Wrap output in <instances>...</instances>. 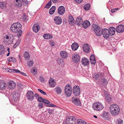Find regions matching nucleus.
<instances>
[{
    "mask_svg": "<svg viewBox=\"0 0 124 124\" xmlns=\"http://www.w3.org/2000/svg\"><path fill=\"white\" fill-rule=\"evenodd\" d=\"M92 26V29H93V31L96 35L100 36L102 35V29L101 27L96 24H93Z\"/></svg>",
    "mask_w": 124,
    "mask_h": 124,
    "instance_id": "f257e3e1",
    "label": "nucleus"
},
{
    "mask_svg": "<svg viewBox=\"0 0 124 124\" xmlns=\"http://www.w3.org/2000/svg\"><path fill=\"white\" fill-rule=\"evenodd\" d=\"M22 25L21 24L19 23H14L12 24L10 27V30L14 32H17L18 31L21 29Z\"/></svg>",
    "mask_w": 124,
    "mask_h": 124,
    "instance_id": "f03ea898",
    "label": "nucleus"
},
{
    "mask_svg": "<svg viewBox=\"0 0 124 124\" xmlns=\"http://www.w3.org/2000/svg\"><path fill=\"white\" fill-rule=\"evenodd\" d=\"M77 119V117L76 116H69L66 118L65 121L68 123V124H76Z\"/></svg>",
    "mask_w": 124,
    "mask_h": 124,
    "instance_id": "7ed1b4c3",
    "label": "nucleus"
},
{
    "mask_svg": "<svg viewBox=\"0 0 124 124\" xmlns=\"http://www.w3.org/2000/svg\"><path fill=\"white\" fill-rule=\"evenodd\" d=\"M71 86L70 85H67L65 88V93L66 95L69 97L72 94Z\"/></svg>",
    "mask_w": 124,
    "mask_h": 124,
    "instance_id": "20e7f679",
    "label": "nucleus"
},
{
    "mask_svg": "<svg viewBox=\"0 0 124 124\" xmlns=\"http://www.w3.org/2000/svg\"><path fill=\"white\" fill-rule=\"evenodd\" d=\"M26 97L29 100L32 101L34 98L35 95L33 91H29L27 92Z\"/></svg>",
    "mask_w": 124,
    "mask_h": 124,
    "instance_id": "39448f33",
    "label": "nucleus"
},
{
    "mask_svg": "<svg viewBox=\"0 0 124 124\" xmlns=\"http://www.w3.org/2000/svg\"><path fill=\"white\" fill-rule=\"evenodd\" d=\"M73 93L75 96H77L80 94V90L79 86L75 85L74 86L72 89Z\"/></svg>",
    "mask_w": 124,
    "mask_h": 124,
    "instance_id": "423d86ee",
    "label": "nucleus"
},
{
    "mask_svg": "<svg viewBox=\"0 0 124 124\" xmlns=\"http://www.w3.org/2000/svg\"><path fill=\"white\" fill-rule=\"evenodd\" d=\"M104 94L107 102L109 103L112 101V99L108 93L105 90H104Z\"/></svg>",
    "mask_w": 124,
    "mask_h": 124,
    "instance_id": "0eeeda50",
    "label": "nucleus"
},
{
    "mask_svg": "<svg viewBox=\"0 0 124 124\" xmlns=\"http://www.w3.org/2000/svg\"><path fill=\"white\" fill-rule=\"evenodd\" d=\"M101 116L104 119L108 120L110 119L109 115V113L105 111H103V112L102 113Z\"/></svg>",
    "mask_w": 124,
    "mask_h": 124,
    "instance_id": "6e6552de",
    "label": "nucleus"
},
{
    "mask_svg": "<svg viewBox=\"0 0 124 124\" xmlns=\"http://www.w3.org/2000/svg\"><path fill=\"white\" fill-rule=\"evenodd\" d=\"M101 33L105 39H107L109 38V31L108 29L105 28L102 29Z\"/></svg>",
    "mask_w": 124,
    "mask_h": 124,
    "instance_id": "1a4fd4ad",
    "label": "nucleus"
},
{
    "mask_svg": "<svg viewBox=\"0 0 124 124\" xmlns=\"http://www.w3.org/2000/svg\"><path fill=\"white\" fill-rule=\"evenodd\" d=\"M19 94L16 92H13L12 95H11V98L13 102H14L17 101Z\"/></svg>",
    "mask_w": 124,
    "mask_h": 124,
    "instance_id": "9d476101",
    "label": "nucleus"
},
{
    "mask_svg": "<svg viewBox=\"0 0 124 124\" xmlns=\"http://www.w3.org/2000/svg\"><path fill=\"white\" fill-rule=\"evenodd\" d=\"M43 102L45 104L46 106L49 107H52L54 108H58L56 105L52 103L50 104V102L49 101L46 99H45L43 101Z\"/></svg>",
    "mask_w": 124,
    "mask_h": 124,
    "instance_id": "9b49d317",
    "label": "nucleus"
},
{
    "mask_svg": "<svg viewBox=\"0 0 124 124\" xmlns=\"http://www.w3.org/2000/svg\"><path fill=\"white\" fill-rule=\"evenodd\" d=\"M116 32L119 33H122L124 31V25L121 24L118 25L116 28Z\"/></svg>",
    "mask_w": 124,
    "mask_h": 124,
    "instance_id": "f8f14e48",
    "label": "nucleus"
},
{
    "mask_svg": "<svg viewBox=\"0 0 124 124\" xmlns=\"http://www.w3.org/2000/svg\"><path fill=\"white\" fill-rule=\"evenodd\" d=\"M80 57L79 55L77 54H74L72 56V60L75 63H78L79 61Z\"/></svg>",
    "mask_w": 124,
    "mask_h": 124,
    "instance_id": "ddd939ff",
    "label": "nucleus"
},
{
    "mask_svg": "<svg viewBox=\"0 0 124 124\" xmlns=\"http://www.w3.org/2000/svg\"><path fill=\"white\" fill-rule=\"evenodd\" d=\"M58 14L61 15H62L65 13V9L63 6H59L58 9Z\"/></svg>",
    "mask_w": 124,
    "mask_h": 124,
    "instance_id": "4468645a",
    "label": "nucleus"
},
{
    "mask_svg": "<svg viewBox=\"0 0 124 124\" xmlns=\"http://www.w3.org/2000/svg\"><path fill=\"white\" fill-rule=\"evenodd\" d=\"M72 102L76 105L80 106L81 105V102L79 98L73 97L72 98Z\"/></svg>",
    "mask_w": 124,
    "mask_h": 124,
    "instance_id": "2eb2a0df",
    "label": "nucleus"
},
{
    "mask_svg": "<svg viewBox=\"0 0 124 124\" xmlns=\"http://www.w3.org/2000/svg\"><path fill=\"white\" fill-rule=\"evenodd\" d=\"M55 23L57 25L60 24L62 23V20L60 17L56 16L54 18Z\"/></svg>",
    "mask_w": 124,
    "mask_h": 124,
    "instance_id": "dca6fc26",
    "label": "nucleus"
},
{
    "mask_svg": "<svg viewBox=\"0 0 124 124\" xmlns=\"http://www.w3.org/2000/svg\"><path fill=\"white\" fill-rule=\"evenodd\" d=\"M82 64L84 66H88L89 64V61L88 59L85 57L82 58L81 60Z\"/></svg>",
    "mask_w": 124,
    "mask_h": 124,
    "instance_id": "f3484780",
    "label": "nucleus"
},
{
    "mask_svg": "<svg viewBox=\"0 0 124 124\" xmlns=\"http://www.w3.org/2000/svg\"><path fill=\"white\" fill-rule=\"evenodd\" d=\"M68 21L70 25H73L75 24V21L73 16L71 15L69 16Z\"/></svg>",
    "mask_w": 124,
    "mask_h": 124,
    "instance_id": "a211bd4d",
    "label": "nucleus"
},
{
    "mask_svg": "<svg viewBox=\"0 0 124 124\" xmlns=\"http://www.w3.org/2000/svg\"><path fill=\"white\" fill-rule=\"evenodd\" d=\"M76 24L78 26L82 25L83 22V21L81 17H78L76 20Z\"/></svg>",
    "mask_w": 124,
    "mask_h": 124,
    "instance_id": "6ab92c4d",
    "label": "nucleus"
},
{
    "mask_svg": "<svg viewBox=\"0 0 124 124\" xmlns=\"http://www.w3.org/2000/svg\"><path fill=\"white\" fill-rule=\"evenodd\" d=\"M16 84L13 81H9L8 84V87L11 89L14 88L16 86Z\"/></svg>",
    "mask_w": 124,
    "mask_h": 124,
    "instance_id": "aec40b11",
    "label": "nucleus"
},
{
    "mask_svg": "<svg viewBox=\"0 0 124 124\" xmlns=\"http://www.w3.org/2000/svg\"><path fill=\"white\" fill-rule=\"evenodd\" d=\"M109 109L110 113L113 115L118 114L120 111V109Z\"/></svg>",
    "mask_w": 124,
    "mask_h": 124,
    "instance_id": "412c9836",
    "label": "nucleus"
},
{
    "mask_svg": "<svg viewBox=\"0 0 124 124\" xmlns=\"http://www.w3.org/2000/svg\"><path fill=\"white\" fill-rule=\"evenodd\" d=\"M109 35L110 36H112L114 35L116 29L114 27H110L109 28Z\"/></svg>",
    "mask_w": 124,
    "mask_h": 124,
    "instance_id": "4be33fe9",
    "label": "nucleus"
},
{
    "mask_svg": "<svg viewBox=\"0 0 124 124\" xmlns=\"http://www.w3.org/2000/svg\"><path fill=\"white\" fill-rule=\"evenodd\" d=\"M90 22L88 20L85 21L82 24L83 27L85 29L90 26Z\"/></svg>",
    "mask_w": 124,
    "mask_h": 124,
    "instance_id": "5701e85b",
    "label": "nucleus"
},
{
    "mask_svg": "<svg viewBox=\"0 0 124 124\" xmlns=\"http://www.w3.org/2000/svg\"><path fill=\"white\" fill-rule=\"evenodd\" d=\"M84 51L86 53H88L90 52V48L89 45L87 44L84 45L83 47Z\"/></svg>",
    "mask_w": 124,
    "mask_h": 124,
    "instance_id": "b1692460",
    "label": "nucleus"
},
{
    "mask_svg": "<svg viewBox=\"0 0 124 124\" xmlns=\"http://www.w3.org/2000/svg\"><path fill=\"white\" fill-rule=\"evenodd\" d=\"M78 44L76 42L73 43L71 46L72 49L73 51L76 50L79 47Z\"/></svg>",
    "mask_w": 124,
    "mask_h": 124,
    "instance_id": "393cba45",
    "label": "nucleus"
},
{
    "mask_svg": "<svg viewBox=\"0 0 124 124\" xmlns=\"http://www.w3.org/2000/svg\"><path fill=\"white\" fill-rule=\"evenodd\" d=\"M60 54L62 58H66L68 57V54L65 51H62L60 53Z\"/></svg>",
    "mask_w": 124,
    "mask_h": 124,
    "instance_id": "a878e982",
    "label": "nucleus"
},
{
    "mask_svg": "<svg viewBox=\"0 0 124 124\" xmlns=\"http://www.w3.org/2000/svg\"><path fill=\"white\" fill-rule=\"evenodd\" d=\"M32 29L35 32H37L39 30V26L38 25L34 24L33 26Z\"/></svg>",
    "mask_w": 124,
    "mask_h": 124,
    "instance_id": "bb28decb",
    "label": "nucleus"
},
{
    "mask_svg": "<svg viewBox=\"0 0 124 124\" xmlns=\"http://www.w3.org/2000/svg\"><path fill=\"white\" fill-rule=\"evenodd\" d=\"M23 56L26 60H29L30 58V54L29 52L27 51L25 52L23 54Z\"/></svg>",
    "mask_w": 124,
    "mask_h": 124,
    "instance_id": "cd10ccee",
    "label": "nucleus"
},
{
    "mask_svg": "<svg viewBox=\"0 0 124 124\" xmlns=\"http://www.w3.org/2000/svg\"><path fill=\"white\" fill-rule=\"evenodd\" d=\"M55 93L58 94H60L62 93V91L61 88L59 87H56L54 89Z\"/></svg>",
    "mask_w": 124,
    "mask_h": 124,
    "instance_id": "c85d7f7f",
    "label": "nucleus"
},
{
    "mask_svg": "<svg viewBox=\"0 0 124 124\" xmlns=\"http://www.w3.org/2000/svg\"><path fill=\"white\" fill-rule=\"evenodd\" d=\"M77 121H76V124L77 123L78 124H87L86 122L84 120L79 119L77 117Z\"/></svg>",
    "mask_w": 124,
    "mask_h": 124,
    "instance_id": "c756f323",
    "label": "nucleus"
},
{
    "mask_svg": "<svg viewBox=\"0 0 124 124\" xmlns=\"http://www.w3.org/2000/svg\"><path fill=\"white\" fill-rule=\"evenodd\" d=\"M49 84L50 86L52 87H54L55 85V83L54 80L52 78H50L49 81Z\"/></svg>",
    "mask_w": 124,
    "mask_h": 124,
    "instance_id": "7c9ffc66",
    "label": "nucleus"
},
{
    "mask_svg": "<svg viewBox=\"0 0 124 124\" xmlns=\"http://www.w3.org/2000/svg\"><path fill=\"white\" fill-rule=\"evenodd\" d=\"M101 82L102 83V84L103 86L107 85L108 83V81L107 79L104 78H102L101 79Z\"/></svg>",
    "mask_w": 124,
    "mask_h": 124,
    "instance_id": "2f4dec72",
    "label": "nucleus"
},
{
    "mask_svg": "<svg viewBox=\"0 0 124 124\" xmlns=\"http://www.w3.org/2000/svg\"><path fill=\"white\" fill-rule=\"evenodd\" d=\"M56 9L55 7L54 6H53L50 9L49 13L50 15H52L55 12Z\"/></svg>",
    "mask_w": 124,
    "mask_h": 124,
    "instance_id": "473e14b6",
    "label": "nucleus"
},
{
    "mask_svg": "<svg viewBox=\"0 0 124 124\" xmlns=\"http://www.w3.org/2000/svg\"><path fill=\"white\" fill-rule=\"evenodd\" d=\"M5 49L3 46L0 45V55L3 54L5 52Z\"/></svg>",
    "mask_w": 124,
    "mask_h": 124,
    "instance_id": "72a5a7b5",
    "label": "nucleus"
},
{
    "mask_svg": "<svg viewBox=\"0 0 124 124\" xmlns=\"http://www.w3.org/2000/svg\"><path fill=\"white\" fill-rule=\"evenodd\" d=\"M43 36L45 39H49L52 38V35L49 34H45L43 35Z\"/></svg>",
    "mask_w": 124,
    "mask_h": 124,
    "instance_id": "f704fd0d",
    "label": "nucleus"
},
{
    "mask_svg": "<svg viewBox=\"0 0 124 124\" xmlns=\"http://www.w3.org/2000/svg\"><path fill=\"white\" fill-rule=\"evenodd\" d=\"M16 6L17 7L19 8L21 7L22 5V2L21 1H19L18 0H16Z\"/></svg>",
    "mask_w": 124,
    "mask_h": 124,
    "instance_id": "c9c22d12",
    "label": "nucleus"
},
{
    "mask_svg": "<svg viewBox=\"0 0 124 124\" xmlns=\"http://www.w3.org/2000/svg\"><path fill=\"white\" fill-rule=\"evenodd\" d=\"M8 60L9 62H16V59L13 57H10L8 58Z\"/></svg>",
    "mask_w": 124,
    "mask_h": 124,
    "instance_id": "e433bc0d",
    "label": "nucleus"
},
{
    "mask_svg": "<svg viewBox=\"0 0 124 124\" xmlns=\"http://www.w3.org/2000/svg\"><path fill=\"white\" fill-rule=\"evenodd\" d=\"M6 7V4L4 2H0V8L3 9Z\"/></svg>",
    "mask_w": 124,
    "mask_h": 124,
    "instance_id": "4c0bfd02",
    "label": "nucleus"
},
{
    "mask_svg": "<svg viewBox=\"0 0 124 124\" xmlns=\"http://www.w3.org/2000/svg\"><path fill=\"white\" fill-rule=\"evenodd\" d=\"M119 108V106L116 104H112L110 106L109 108Z\"/></svg>",
    "mask_w": 124,
    "mask_h": 124,
    "instance_id": "58836bf2",
    "label": "nucleus"
},
{
    "mask_svg": "<svg viewBox=\"0 0 124 124\" xmlns=\"http://www.w3.org/2000/svg\"><path fill=\"white\" fill-rule=\"evenodd\" d=\"M90 8V4L88 3L85 5L84 6V8L85 10H87L89 9Z\"/></svg>",
    "mask_w": 124,
    "mask_h": 124,
    "instance_id": "ea45409f",
    "label": "nucleus"
},
{
    "mask_svg": "<svg viewBox=\"0 0 124 124\" xmlns=\"http://www.w3.org/2000/svg\"><path fill=\"white\" fill-rule=\"evenodd\" d=\"M52 4V1L51 0L46 5L45 7L46 8H49L51 6Z\"/></svg>",
    "mask_w": 124,
    "mask_h": 124,
    "instance_id": "a19ab883",
    "label": "nucleus"
},
{
    "mask_svg": "<svg viewBox=\"0 0 124 124\" xmlns=\"http://www.w3.org/2000/svg\"><path fill=\"white\" fill-rule=\"evenodd\" d=\"M98 102H96L93 103V104L92 108H98L99 107L98 106Z\"/></svg>",
    "mask_w": 124,
    "mask_h": 124,
    "instance_id": "79ce46f5",
    "label": "nucleus"
},
{
    "mask_svg": "<svg viewBox=\"0 0 124 124\" xmlns=\"http://www.w3.org/2000/svg\"><path fill=\"white\" fill-rule=\"evenodd\" d=\"M54 109H48L47 111L48 113L50 114H54L55 112L54 111Z\"/></svg>",
    "mask_w": 124,
    "mask_h": 124,
    "instance_id": "37998d69",
    "label": "nucleus"
},
{
    "mask_svg": "<svg viewBox=\"0 0 124 124\" xmlns=\"http://www.w3.org/2000/svg\"><path fill=\"white\" fill-rule=\"evenodd\" d=\"M58 63L59 65H64V62L63 61V60L62 59H59L57 60Z\"/></svg>",
    "mask_w": 124,
    "mask_h": 124,
    "instance_id": "c03bdc74",
    "label": "nucleus"
},
{
    "mask_svg": "<svg viewBox=\"0 0 124 124\" xmlns=\"http://www.w3.org/2000/svg\"><path fill=\"white\" fill-rule=\"evenodd\" d=\"M20 42V40L19 39L17 41L16 43L14 44L13 46V48H15L16 46L19 44Z\"/></svg>",
    "mask_w": 124,
    "mask_h": 124,
    "instance_id": "a18cd8bd",
    "label": "nucleus"
},
{
    "mask_svg": "<svg viewBox=\"0 0 124 124\" xmlns=\"http://www.w3.org/2000/svg\"><path fill=\"white\" fill-rule=\"evenodd\" d=\"M31 72L32 73H34L35 74L37 73V69L36 68H33L31 71Z\"/></svg>",
    "mask_w": 124,
    "mask_h": 124,
    "instance_id": "49530a36",
    "label": "nucleus"
},
{
    "mask_svg": "<svg viewBox=\"0 0 124 124\" xmlns=\"http://www.w3.org/2000/svg\"><path fill=\"white\" fill-rule=\"evenodd\" d=\"M102 109H92V110L91 109L90 110L91 111L90 113H96V112H95V111H99Z\"/></svg>",
    "mask_w": 124,
    "mask_h": 124,
    "instance_id": "de8ad7c7",
    "label": "nucleus"
},
{
    "mask_svg": "<svg viewBox=\"0 0 124 124\" xmlns=\"http://www.w3.org/2000/svg\"><path fill=\"white\" fill-rule=\"evenodd\" d=\"M33 63L32 61H30L29 62H27L28 65L30 67H32L33 65Z\"/></svg>",
    "mask_w": 124,
    "mask_h": 124,
    "instance_id": "09e8293b",
    "label": "nucleus"
},
{
    "mask_svg": "<svg viewBox=\"0 0 124 124\" xmlns=\"http://www.w3.org/2000/svg\"><path fill=\"white\" fill-rule=\"evenodd\" d=\"M11 35V34L9 35H6L4 37V41H6L5 40L6 39H9V38L10 39H11V38H10V36Z\"/></svg>",
    "mask_w": 124,
    "mask_h": 124,
    "instance_id": "8fccbe9b",
    "label": "nucleus"
},
{
    "mask_svg": "<svg viewBox=\"0 0 124 124\" xmlns=\"http://www.w3.org/2000/svg\"><path fill=\"white\" fill-rule=\"evenodd\" d=\"M119 8H116L112 9L111 10V12L112 13H115L116 12L117 10H119Z\"/></svg>",
    "mask_w": 124,
    "mask_h": 124,
    "instance_id": "3c124183",
    "label": "nucleus"
},
{
    "mask_svg": "<svg viewBox=\"0 0 124 124\" xmlns=\"http://www.w3.org/2000/svg\"><path fill=\"white\" fill-rule=\"evenodd\" d=\"M17 32V35L18 36H19V37L21 36L23 32L22 31L20 30L18 31Z\"/></svg>",
    "mask_w": 124,
    "mask_h": 124,
    "instance_id": "603ef678",
    "label": "nucleus"
},
{
    "mask_svg": "<svg viewBox=\"0 0 124 124\" xmlns=\"http://www.w3.org/2000/svg\"><path fill=\"white\" fill-rule=\"evenodd\" d=\"M38 90L42 94L44 95H46V93L44 91H43L41 90V89H38Z\"/></svg>",
    "mask_w": 124,
    "mask_h": 124,
    "instance_id": "864d4df0",
    "label": "nucleus"
},
{
    "mask_svg": "<svg viewBox=\"0 0 124 124\" xmlns=\"http://www.w3.org/2000/svg\"><path fill=\"white\" fill-rule=\"evenodd\" d=\"M98 106H99L98 108H104L102 105L99 102H98Z\"/></svg>",
    "mask_w": 124,
    "mask_h": 124,
    "instance_id": "5fc2aeb1",
    "label": "nucleus"
},
{
    "mask_svg": "<svg viewBox=\"0 0 124 124\" xmlns=\"http://www.w3.org/2000/svg\"><path fill=\"white\" fill-rule=\"evenodd\" d=\"M44 100V99H43L42 97H38V101L39 102H43Z\"/></svg>",
    "mask_w": 124,
    "mask_h": 124,
    "instance_id": "6e6d98bb",
    "label": "nucleus"
},
{
    "mask_svg": "<svg viewBox=\"0 0 124 124\" xmlns=\"http://www.w3.org/2000/svg\"><path fill=\"white\" fill-rule=\"evenodd\" d=\"M117 123L118 124H123V120L120 118L118 119Z\"/></svg>",
    "mask_w": 124,
    "mask_h": 124,
    "instance_id": "4d7b16f0",
    "label": "nucleus"
},
{
    "mask_svg": "<svg viewBox=\"0 0 124 124\" xmlns=\"http://www.w3.org/2000/svg\"><path fill=\"white\" fill-rule=\"evenodd\" d=\"M28 2L27 0H24L23 1V3L24 5H26L28 4Z\"/></svg>",
    "mask_w": 124,
    "mask_h": 124,
    "instance_id": "13d9d810",
    "label": "nucleus"
},
{
    "mask_svg": "<svg viewBox=\"0 0 124 124\" xmlns=\"http://www.w3.org/2000/svg\"><path fill=\"white\" fill-rule=\"evenodd\" d=\"M99 77V75L98 74H97L96 73L95 74V76L94 78L96 80H97Z\"/></svg>",
    "mask_w": 124,
    "mask_h": 124,
    "instance_id": "bf43d9fd",
    "label": "nucleus"
},
{
    "mask_svg": "<svg viewBox=\"0 0 124 124\" xmlns=\"http://www.w3.org/2000/svg\"><path fill=\"white\" fill-rule=\"evenodd\" d=\"M91 63L93 65H95L96 63L95 59H93L92 60H90Z\"/></svg>",
    "mask_w": 124,
    "mask_h": 124,
    "instance_id": "052dcab7",
    "label": "nucleus"
},
{
    "mask_svg": "<svg viewBox=\"0 0 124 124\" xmlns=\"http://www.w3.org/2000/svg\"><path fill=\"white\" fill-rule=\"evenodd\" d=\"M95 58L93 54H92L90 55V60H92L93 59L95 60Z\"/></svg>",
    "mask_w": 124,
    "mask_h": 124,
    "instance_id": "680f3d73",
    "label": "nucleus"
},
{
    "mask_svg": "<svg viewBox=\"0 0 124 124\" xmlns=\"http://www.w3.org/2000/svg\"><path fill=\"white\" fill-rule=\"evenodd\" d=\"M20 71L18 70L15 69H13V72L14 73H19Z\"/></svg>",
    "mask_w": 124,
    "mask_h": 124,
    "instance_id": "e2e57ef3",
    "label": "nucleus"
},
{
    "mask_svg": "<svg viewBox=\"0 0 124 124\" xmlns=\"http://www.w3.org/2000/svg\"><path fill=\"white\" fill-rule=\"evenodd\" d=\"M39 79L42 82H43L45 81V78L42 77L40 76Z\"/></svg>",
    "mask_w": 124,
    "mask_h": 124,
    "instance_id": "0e129e2a",
    "label": "nucleus"
},
{
    "mask_svg": "<svg viewBox=\"0 0 124 124\" xmlns=\"http://www.w3.org/2000/svg\"><path fill=\"white\" fill-rule=\"evenodd\" d=\"M75 2L78 4H80L81 3L83 0H74Z\"/></svg>",
    "mask_w": 124,
    "mask_h": 124,
    "instance_id": "69168bd1",
    "label": "nucleus"
},
{
    "mask_svg": "<svg viewBox=\"0 0 124 124\" xmlns=\"http://www.w3.org/2000/svg\"><path fill=\"white\" fill-rule=\"evenodd\" d=\"M6 88V86L5 85H0V89L2 90H3Z\"/></svg>",
    "mask_w": 124,
    "mask_h": 124,
    "instance_id": "338daca9",
    "label": "nucleus"
},
{
    "mask_svg": "<svg viewBox=\"0 0 124 124\" xmlns=\"http://www.w3.org/2000/svg\"><path fill=\"white\" fill-rule=\"evenodd\" d=\"M38 106L40 108H43V104L42 103H39Z\"/></svg>",
    "mask_w": 124,
    "mask_h": 124,
    "instance_id": "774afa93",
    "label": "nucleus"
}]
</instances>
